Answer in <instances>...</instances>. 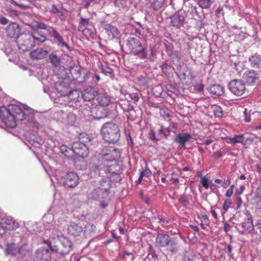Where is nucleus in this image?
Masks as SVG:
<instances>
[{
  "instance_id": "0eeeda50",
  "label": "nucleus",
  "mask_w": 261,
  "mask_h": 261,
  "mask_svg": "<svg viewBox=\"0 0 261 261\" xmlns=\"http://www.w3.org/2000/svg\"><path fill=\"white\" fill-rule=\"evenodd\" d=\"M17 43L19 48L23 51L28 50L35 46L33 38L29 34L20 35L17 39Z\"/></svg>"
},
{
  "instance_id": "6ab92c4d",
  "label": "nucleus",
  "mask_w": 261,
  "mask_h": 261,
  "mask_svg": "<svg viewBox=\"0 0 261 261\" xmlns=\"http://www.w3.org/2000/svg\"><path fill=\"white\" fill-rule=\"evenodd\" d=\"M253 219L250 213L248 214L247 218L245 221L242 223L241 226L243 228L242 234H246L248 233H251L253 227Z\"/></svg>"
},
{
  "instance_id": "49530a36",
  "label": "nucleus",
  "mask_w": 261,
  "mask_h": 261,
  "mask_svg": "<svg viewBox=\"0 0 261 261\" xmlns=\"http://www.w3.org/2000/svg\"><path fill=\"white\" fill-rule=\"evenodd\" d=\"M201 184L202 186L206 189H207L209 187L208 186V180L207 178L204 176H203L201 178Z\"/></svg>"
},
{
  "instance_id": "a19ab883",
  "label": "nucleus",
  "mask_w": 261,
  "mask_h": 261,
  "mask_svg": "<svg viewBox=\"0 0 261 261\" xmlns=\"http://www.w3.org/2000/svg\"><path fill=\"white\" fill-rule=\"evenodd\" d=\"M164 4V0H155L153 3V7L155 10L161 8Z\"/></svg>"
},
{
  "instance_id": "f03ea898",
  "label": "nucleus",
  "mask_w": 261,
  "mask_h": 261,
  "mask_svg": "<svg viewBox=\"0 0 261 261\" xmlns=\"http://www.w3.org/2000/svg\"><path fill=\"white\" fill-rule=\"evenodd\" d=\"M101 134L105 141L111 143L118 142L120 137L118 125L112 122H107L103 124L101 128Z\"/></svg>"
},
{
  "instance_id": "f704fd0d",
  "label": "nucleus",
  "mask_w": 261,
  "mask_h": 261,
  "mask_svg": "<svg viewBox=\"0 0 261 261\" xmlns=\"http://www.w3.org/2000/svg\"><path fill=\"white\" fill-rule=\"evenodd\" d=\"M211 0H198V4L202 9H208L211 6Z\"/></svg>"
},
{
  "instance_id": "0e129e2a",
  "label": "nucleus",
  "mask_w": 261,
  "mask_h": 261,
  "mask_svg": "<svg viewBox=\"0 0 261 261\" xmlns=\"http://www.w3.org/2000/svg\"><path fill=\"white\" fill-rule=\"evenodd\" d=\"M230 184V181L229 179H225L223 180V185L224 188L228 186Z\"/></svg>"
},
{
  "instance_id": "a878e982",
  "label": "nucleus",
  "mask_w": 261,
  "mask_h": 261,
  "mask_svg": "<svg viewBox=\"0 0 261 261\" xmlns=\"http://www.w3.org/2000/svg\"><path fill=\"white\" fill-rule=\"evenodd\" d=\"M251 237L255 240L261 239V223H257L253 226L251 232Z\"/></svg>"
},
{
  "instance_id": "4468645a",
  "label": "nucleus",
  "mask_w": 261,
  "mask_h": 261,
  "mask_svg": "<svg viewBox=\"0 0 261 261\" xmlns=\"http://www.w3.org/2000/svg\"><path fill=\"white\" fill-rule=\"evenodd\" d=\"M21 28L17 23H11L6 28V33L10 38H18L20 36Z\"/></svg>"
},
{
  "instance_id": "4c0bfd02",
  "label": "nucleus",
  "mask_w": 261,
  "mask_h": 261,
  "mask_svg": "<svg viewBox=\"0 0 261 261\" xmlns=\"http://www.w3.org/2000/svg\"><path fill=\"white\" fill-rule=\"evenodd\" d=\"M32 37L33 38V41L36 40L37 41H39L40 42H44L46 38V37L44 35H40L38 34L37 33H33L32 35H31Z\"/></svg>"
},
{
  "instance_id": "052dcab7",
  "label": "nucleus",
  "mask_w": 261,
  "mask_h": 261,
  "mask_svg": "<svg viewBox=\"0 0 261 261\" xmlns=\"http://www.w3.org/2000/svg\"><path fill=\"white\" fill-rule=\"evenodd\" d=\"M222 155H223V154L220 151H216L213 154V156L217 159H219V158H221L222 156Z\"/></svg>"
},
{
  "instance_id": "6e6552de",
  "label": "nucleus",
  "mask_w": 261,
  "mask_h": 261,
  "mask_svg": "<svg viewBox=\"0 0 261 261\" xmlns=\"http://www.w3.org/2000/svg\"><path fill=\"white\" fill-rule=\"evenodd\" d=\"M156 244L159 247L162 248L170 246L171 247L170 251L172 252H175L178 250L175 243L171 241L170 237L167 234H158L156 239Z\"/></svg>"
},
{
  "instance_id": "5701e85b",
  "label": "nucleus",
  "mask_w": 261,
  "mask_h": 261,
  "mask_svg": "<svg viewBox=\"0 0 261 261\" xmlns=\"http://www.w3.org/2000/svg\"><path fill=\"white\" fill-rule=\"evenodd\" d=\"M209 91L214 95L220 96L224 93V88L220 85L215 84L210 87Z\"/></svg>"
},
{
  "instance_id": "cd10ccee",
  "label": "nucleus",
  "mask_w": 261,
  "mask_h": 261,
  "mask_svg": "<svg viewBox=\"0 0 261 261\" xmlns=\"http://www.w3.org/2000/svg\"><path fill=\"white\" fill-rule=\"evenodd\" d=\"M28 25L33 30H45L47 28V26L44 23L36 20H32Z\"/></svg>"
},
{
  "instance_id": "20e7f679",
  "label": "nucleus",
  "mask_w": 261,
  "mask_h": 261,
  "mask_svg": "<svg viewBox=\"0 0 261 261\" xmlns=\"http://www.w3.org/2000/svg\"><path fill=\"white\" fill-rule=\"evenodd\" d=\"M126 46L130 53L140 59L147 58V49L143 46L140 41L137 38L129 37L126 42Z\"/></svg>"
},
{
  "instance_id": "7c9ffc66",
  "label": "nucleus",
  "mask_w": 261,
  "mask_h": 261,
  "mask_svg": "<svg viewBox=\"0 0 261 261\" xmlns=\"http://www.w3.org/2000/svg\"><path fill=\"white\" fill-rule=\"evenodd\" d=\"M91 140L92 139L91 137L88 134H81L79 136V140L77 141L88 145Z\"/></svg>"
},
{
  "instance_id": "1a4fd4ad",
  "label": "nucleus",
  "mask_w": 261,
  "mask_h": 261,
  "mask_svg": "<svg viewBox=\"0 0 261 261\" xmlns=\"http://www.w3.org/2000/svg\"><path fill=\"white\" fill-rule=\"evenodd\" d=\"M0 225L6 230H14L19 227V223L11 216H5L0 221Z\"/></svg>"
},
{
  "instance_id": "680f3d73",
  "label": "nucleus",
  "mask_w": 261,
  "mask_h": 261,
  "mask_svg": "<svg viewBox=\"0 0 261 261\" xmlns=\"http://www.w3.org/2000/svg\"><path fill=\"white\" fill-rule=\"evenodd\" d=\"M50 11L53 13L56 14L59 12V10L55 5H53Z\"/></svg>"
},
{
  "instance_id": "39448f33",
  "label": "nucleus",
  "mask_w": 261,
  "mask_h": 261,
  "mask_svg": "<svg viewBox=\"0 0 261 261\" xmlns=\"http://www.w3.org/2000/svg\"><path fill=\"white\" fill-rule=\"evenodd\" d=\"M97 92L92 86L87 87L83 92L78 90H74L70 92L69 97L72 100L78 101L79 98L81 95L85 101H91L96 96H97Z\"/></svg>"
},
{
  "instance_id": "393cba45",
  "label": "nucleus",
  "mask_w": 261,
  "mask_h": 261,
  "mask_svg": "<svg viewBox=\"0 0 261 261\" xmlns=\"http://www.w3.org/2000/svg\"><path fill=\"white\" fill-rule=\"evenodd\" d=\"M97 100L99 105L105 107L110 103V97L106 93H99L97 95Z\"/></svg>"
},
{
  "instance_id": "7ed1b4c3",
  "label": "nucleus",
  "mask_w": 261,
  "mask_h": 261,
  "mask_svg": "<svg viewBox=\"0 0 261 261\" xmlns=\"http://www.w3.org/2000/svg\"><path fill=\"white\" fill-rule=\"evenodd\" d=\"M58 242L56 245H53L50 242L44 241L53 252L61 254H66L69 253L72 249V243L70 240L64 236H60L58 238Z\"/></svg>"
},
{
  "instance_id": "79ce46f5",
  "label": "nucleus",
  "mask_w": 261,
  "mask_h": 261,
  "mask_svg": "<svg viewBox=\"0 0 261 261\" xmlns=\"http://www.w3.org/2000/svg\"><path fill=\"white\" fill-rule=\"evenodd\" d=\"M149 137L150 140L155 141V142H157L160 140V138L158 136H156L154 129H151L150 130V133H149Z\"/></svg>"
},
{
  "instance_id": "864d4df0",
  "label": "nucleus",
  "mask_w": 261,
  "mask_h": 261,
  "mask_svg": "<svg viewBox=\"0 0 261 261\" xmlns=\"http://www.w3.org/2000/svg\"><path fill=\"white\" fill-rule=\"evenodd\" d=\"M254 141V138L253 137H249L247 138L244 141H243V144L247 145L249 144L252 143Z\"/></svg>"
},
{
  "instance_id": "9b49d317",
  "label": "nucleus",
  "mask_w": 261,
  "mask_h": 261,
  "mask_svg": "<svg viewBox=\"0 0 261 261\" xmlns=\"http://www.w3.org/2000/svg\"><path fill=\"white\" fill-rule=\"evenodd\" d=\"M243 79L248 85H253L259 81L260 75L254 70H249L244 73Z\"/></svg>"
},
{
  "instance_id": "37998d69",
  "label": "nucleus",
  "mask_w": 261,
  "mask_h": 261,
  "mask_svg": "<svg viewBox=\"0 0 261 261\" xmlns=\"http://www.w3.org/2000/svg\"><path fill=\"white\" fill-rule=\"evenodd\" d=\"M151 174H152V172H151V170L147 167L140 173V174L142 176H143V177L145 176L147 177H150L151 175Z\"/></svg>"
},
{
  "instance_id": "412c9836",
  "label": "nucleus",
  "mask_w": 261,
  "mask_h": 261,
  "mask_svg": "<svg viewBox=\"0 0 261 261\" xmlns=\"http://www.w3.org/2000/svg\"><path fill=\"white\" fill-rule=\"evenodd\" d=\"M106 30L110 39L118 38L120 35V31L118 29L110 24L106 26Z\"/></svg>"
},
{
  "instance_id": "de8ad7c7",
  "label": "nucleus",
  "mask_w": 261,
  "mask_h": 261,
  "mask_svg": "<svg viewBox=\"0 0 261 261\" xmlns=\"http://www.w3.org/2000/svg\"><path fill=\"white\" fill-rule=\"evenodd\" d=\"M234 185H232L230 186V188L227 189V190L226 191L225 194V196L227 197H230L233 193V190H234Z\"/></svg>"
},
{
  "instance_id": "72a5a7b5",
  "label": "nucleus",
  "mask_w": 261,
  "mask_h": 261,
  "mask_svg": "<svg viewBox=\"0 0 261 261\" xmlns=\"http://www.w3.org/2000/svg\"><path fill=\"white\" fill-rule=\"evenodd\" d=\"M79 31H81L82 32V34L88 39H93L95 36L94 33L93 32V31L90 29L89 28H85L83 30H79Z\"/></svg>"
},
{
  "instance_id": "b1692460",
  "label": "nucleus",
  "mask_w": 261,
  "mask_h": 261,
  "mask_svg": "<svg viewBox=\"0 0 261 261\" xmlns=\"http://www.w3.org/2000/svg\"><path fill=\"white\" fill-rule=\"evenodd\" d=\"M49 34L54 38V39L57 40L62 46L68 47V45L64 41L63 37L60 35V34L56 31L54 28H50L48 30Z\"/></svg>"
},
{
  "instance_id": "4d7b16f0",
  "label": "nucleus",
  "mask_w": 261,
  "mask_h": 261,
  "mask_svg": "<svg viewBox=\"0 0 261 261\" xmlns=\"http://www.w3.org/2000/svg\"><path fill=\"white\" fill-rule=\"evenodd\" d=\"M221 14H223V9L221 7H219L216 10V15L217 17H220Z\"/></svg>"
},
{
  "instance_id": "bf43d9fd",
  "label": "nucleus",
  "mask_w": 261,
  "mask_h": 261,
  "mask_svg": "<svg viewBox=\"0 0 261 261\" xmlns=\"http://www.w3.org/2000/svg\"><path fill=\"white\" fill-rule=\"evenodd\" d=\"M245 190V187L244 186H241L239 188V189H238L237 191H236V193L238 195H241L243 193V192H244Z\"/></svg>"
},
{
  "instance_id": "f8f14e48",
  "label": "nucleus",
  "mask_w": 261,
  "mask_h": 261,
  "mask_svg": "<svg viewBox=\"0 0 261 261\" xmlns=\"http://www.w3.org/2000/svg\"><path fill=\"white\" fill-rule=\"evenodd\" d=\"M117 149L112 146H106L103 149L102 160L104 162H109V161L116 160V155Z\"/></svg>"
},
{
  "instance_id": "bb28decb",
  "label": "nucleus",
  "mask_w": 261,
  "mask_h": 261,
  "mask_svg": "<svg viewBox=\"0 0 261 261\" xmlns=\"http://www.w3.org/2000/svg\"><path fill=\"white\" fill-rule=\"evenodd\" d=\"M249 61L253 67L261 68V55L256 54L251 56Z\"/></svg>"
},
{
  "instance_id": "774afa93",
  "label": "nucleus",
  "mask_w": 261,
  "mask_h": 261,
  "mask_svg": "<svg viewBox=\"0 0 261 261\" xmlns=\"http://www.w3.org/2000/svg\"><path fill=\"white\" fill-rule=\"evenodd\" d=\"M195 88L199 92H201L203 90V86L202 84L196 86Z\"/></svg>"
},
{
  "instance_id": "a18cd8bd",
  "label": "nucleus",
  "mask_w": 261,
  "mask_h": 261,
  "mask_svg": "<svg viewBox=\"0 0 261 261\" xmlns=\"http://www.w3.org/2000/svg\"><path fill=\"white\" fill-rule=\"evenodd\" d=\"M129 96L134 102H137L139 99L138 92L129 93Z\"/></svg>"
},
{
  "instance_id": "aec40b11",
  "label": "nucleus",
  "mask_w": 261,
  "mask_h": 261,
  "mask_svg": "<svg viewBox=\"0 0 261 261\" xmlns=\"http://www.w3.org/2000/svg\"><path fill=\"white\" fill-rule=\"evenodd\" d=\"M48 51L41 48H38L30 52L31 57L33 59L41 60L46 57Z\"/></svg>"
},
{
  "instance_id": "c03bdc74",
  "label": "nucleus",
  "mask_w": 261,
  "mask_h": 261,
  "mask_svg": "<svg viewBox=\"0 0 261 261\" xmlns=\"http://www.w3.org/2000/svg\"><path fill=\"white\" fill-rule=\"evenodd\" d=\"M231 204L232 202L230 199H229L225 200L223 205V210L225 212H227L229 208L230 207Z\"/></svg>"
},
{
  "instance_id": "58836bf2",
  "label": "nucleus",
  "mask_w": 261,
  "mask_h": 261,
  "mask_svg": "<svg viewBox=\"0 0 261 261\" xmlns=\"http://www.w3.org/2000/svg\"><path fill=\"white\" fill-rule=\"evenodd\" d=\"M51 63L55 66H58L60 64V59L56 55L51 54L49 56Z\"/></svg>"
},
{
  "instance_id": "e433bc0d",
  "label": "nucleus",
  "mask_w": 261,
  "mask_h": 261,
  "mask_svg": "<svg viewBox=\"0 0 261 261\" xmlns=\"http://www.w3.org/2000/svg\"><path fill=\"white\" fill-rule=\"evenodd\" d=\"M214 113L216 117H222L224 115V112L222 108L218 106H214Z\"/></svg>"
},
{
  "instance_id": "ddd939ff",
  "label": "nucleus",
  "mask_w": 261,
  "mask_h": 261,
  "mask_svg": "<svg viewBox=\"0 0 261 261\" xmlns=\"http://www.w3.org/2000/svg\"><path fill=\"white\" fill-rule=\"evenodd\" d=\"M51 249L44 247L38 249L36 252V257L39 261H50L51 259Z\"/></svg>"
},
{
  "instance_id": "69168bd1",
  "label": "nucleus",
  "mask_w": 261,
  "mask_h": 261,
  "mask_svg": "<svg viewBox=\"0 0 261 261\" xmlns=\"http://www.w3.org/2000/svg\"><path fill=\"white\" fill-rule=\"evenodd\" d=\"M190 227L193 229L195 231L199 232V228L197 226L194 225H190Z\"/></svg>"
},
{
  "instance_id": "338daca9",
  "label": "nucleus",
  "mask_w": 261,
  "mask_h": 261,
  "mask_svg": "<svg viewBox=\"0 0 261 261\" xmlns=\"http://www.w3.org/2000/svg\"><path fill=\"white\" fill-rule=\"evenodd\" d=\"M8 20L6 18L3 17L0 18V23L2 24H6L8 23Z\"/></svg>"
},
{
  "instance_id": "c85d7f7f",
  "label": "nucleus",
  "mask_w": 261,
  "mask_h": 261,
  "mask_svg": "<svg viewBox=\"0 0 261 261\" xmlns=\"http://www.w3.org/2000/svg\"><path fill=\"white\" fill-rule=\"evenodd\" d=\"M105 165L106 166L107 170L109 172L116 173L117 171V168L118 167V163L117 160L109 161V162H107V164H105Z\"/></svg>"
},
{
  "instance_id": "a211bd4d",
  "label": "nucleus",
  "mask_w": 261,
  "mask_h": 261,
  "mask_svg": "<svg viewBox=\"0 0 261 261\" xmlns=\"http://www.w3.org/2000/svg\"><path fill=\"white\" fill-rule=\"evenodd\" d=\"M170 18L171 25L176 28H180L183 26L185 19L184 16L179 13H175Z\"/></svg>"
},
{
  "instance_id": "c9c22d12",
  "label": "nucleus",
  "mask_w": 261,
  "mask_h": 261,
  "mask_svg": "<svg viewBox=\"0 0 261 261\" xmlns=\"http://www.w3.org/2000/svg\"><path fill=\"white\" fill-rule=\"evenodd\" d=\"M139 84L141 86L146 87L148 83L149 79L146 76H140L137 78Z\"/></svg>"
},
{
  "instance_id": "8fccbe9b",
  "label": "nucleus",
  "mask_w": 261,
  "mask_h": 261,
  "mask_svg": "<svg viewBox=\"0 0 261 261\" xmlns=\"http://www.w3.org/2000/svg\"><path fill=\"white\" fill-rule=\"evenodd\" d=\"M179 203L182 204L183 205H186L189 203V201L184 196H182L179 198Z\"/></svg>"
},
{
  "instance_id": "4be33fe9",
  "label": "nucleus",
  "mask_w": 261,
  "mask_h": 261,
  "mask_svg": "<svg viewBox=\"0 0 261 261\" xmlns=\"http://www.w3.org/2000/svg\"><path fill=\"white\" fill-rule=\"evenodd\" d=\"M191 138V135L189 133H180L176 136L175 141L179 143L181 147H184L186 142Z\"/></svg>"
},
{
  "instance_id": "ea45409f",
  "label": "nucleus",
  "mask_w": 261,
  "mask_h": 261,
  "mask_svg": "<svg viewBox=\"0 0 261 261\" xmlns=\"http://www.w3.org/2000/svg\"><path fill=\"white\" fill-rule=\"evenodd\" d=\"M122 258L127 261H133L134 258V255L130 252H127L126 251L124 252V254L122 255Z\"/></svg>"
},
{
  "instance_id": "2f4dec72",
  "label": "nucleus",
  "mask_w": 261,
  "mask_h": 261,
  "mask_svg": "<svg viewBox=\"0 0 261 261\" xmlns=\"http://www.w3.org/2000/svg\"><path fill=\"white\" fill-rule=\"evenodd\" d=\"M160 114L164 119H168L171 117V112L166 107H163L160 109Z\"/></svg>"
},
{
  "instance_id": "f3484780",
  "label": "nucleus",
  "mask_w": 261,
  "mask_h": 261,
  "mask_svg": "<svg viewBox=\"0 0 261 261\" xmlns=\"http://www.w3.org/2000/svg\"><path fill=\"white\" fill-rule=\"evenodd\" d=\"M79 177L75 172H70L67 173L65 182L68 187H75L79 183Z\"/></svg>"
},
{
  "instance_id": "9d476101",
  "label": "nucleus",
  "mask_w": 261,
  "mask_h": 261,
  "mask_svg": "<svg viewBox=\"0 0 261 261\" xmlns=\"http://www.w3.org/2000/svg\"><path fill=\"white\" fill-rule=\"evenodd\" d=\"M72 148L75 154L82 158L87 156L89 152L88 145L78 141L73 143Z\"/></svg>"
},
{
  "instance_id": "3c124183",
  "label": "nucleus",
  "mask_w": 261,
  "mask_h": 261,
  "mask_svg": "<svg viewBox=\"0 0 261 261\" xmlns=\"http://www.w3.org/2000/svg\"><path fill=\"white\" fill-rule=\"evenodd\" d=\"M166 89L167 91L171 93H174L176 90L175 87L171 84H167L166 85Z\"/></svg>"
},
{
  "instance_id": "e2e57ef3",
  "label": "nucleus",
  "mask_w": 261,
  "mask_h": 261,
  "mask_svg": "<svg viewBox=\"0 0 261 261\" xmlns=\"http://www.w3.org/2000/svg\"><path fill=\"white\" fill-rule=\"evenodd\" d=\"M230 227H231V226H230L229 224H228L227 223H224L223 229H224V230L226 232H227L228 231H229V230L230 229Z\"/></svg>"
},
{
  "instance_id": "09e8293b",
  "label": "nucleus",
  "mask_w": 261,
  "mask_h": 261,
  "mask_svg": "<svg viewBox=\"0 0 261 261\" xmlns=\"http://www.w3.org/2000/svg\"><path fill=\"white\" fill-rule=\"evenodd\" d=\"M171 180L172 181V183L175 185L179 182V179L177 175L175 173L173 172L172 174V177L171 178Z\"/></svg>"
},
{
  "instance_id": "5fc2aeb1",
  "label": "nucleus",
  "mask_w": 261,
  "mask_h": 261,
  "mask_svg": "<svg viewBox=\"0 0 261 261\" xmlns=\"http://www.w3.org/2000/svg\"><path fill=\"white\" fill-rule=\"evenodd\" d=\"M195 258L196 255L193 252H190L187 256V259L188 261H193Z\"/></svg>"
},
{
  "instance_id": "13d9d810",
  "label": "nucleus",
  "mask_w": 261,
  "mask_h": 261,
  "mask_svg": "<svg viewBox=\"0 0 261 261\" xmlns=\"http://www.w3.org/2000/svg\"><path fill=\"white\" fill-rule=\"evenodd\" d=\"M237 208L239 209L241 207L242 204L243 203V200L241 197L239 196L237 197Z\"/></svg>"
},
{
  "instance_id": "603ef678",
  "label": "nucleus",
  "mask_w": 261,
  "mask_h": 261,
  "mask_svg": "<svg viewBox=\"0 0 261 261\" xmlns=\"http://www.w3.org/2000/svg\"><path fill=\"white\" fill-rule=\"evenodd\" d=\"M163 126H161L160 128L158 129V137L160 139L161 137L163 136H166L165 134L163 132Z\"/></svg>"
},
{
  "instance_id": "c756f323",
  "label": "nucleus",
  "mask_w": 261,
  "mask_h": 261,
  "mask_svg": "<svg viewBox=\"0 0 261 261\" xmlns=\"http://www.w3.org/2000/svg\"><path fill=\"white\" fill-rule=\"evenodd\" d=\"M226 142L228 143H231L233 144L238 143H241L243 144V135H235L232 138H228L226 139Z\"/></svg>"
},
{
  "instance_id": "423d86ee",
  "label": "nucleus",
  "mask_w": 261,
  "mask_h": 261,
  "mask_svg": "<svg viewBox=\"0 0 261 261\" xmlns=\"http://www.w3.org/2000/svg\"><path fill=\"white\" fill-rule=\"evenodd\" d=\"M230 91L237 96L243 95L246 90L245 84L240 80H233L228 83Z\"/></svg>"
},
{
  "instance_id": "6e6d98bb",
  "label": "nucleus",
  "mask_w": 261,
  "mask_h": 261,
  "mask_svg": "<svg viewBox=\"0 0 261 261\" xmlns=\"http://www.w3.org/2000/svg\"><path fill=\"white\" fill-rule=\"evenodd\" d=\"M127 113H128V114H126V116H127L128 119H129L131 120H134L135 119V118L133 116V113H135L134 110L133 109L131 110L130 111H129Z\"/></svg>"
},
{
  "instance_id": "473e14b6",
  "label": "nucleus",
  "mask_w": 261,
  "mask_h": 261,
  "mask_svg": "<svg viewBox=\"0 0 261 261\" xmlns=\"http://www.w3.org/2000/svg\"><path fill=\"white\" fill-rule=\"evenodd\" d=\"M90 25L89 19L81 18L79 22L78 30H83L84 29L87 28Z\"/></svg>"
},
{
  "instance_id": "dca6fc26",
  "label": "nucleus",
  "mask_w": 261,
  "mask_h": 261,
  "mask_svg": "<svg viewBox=\"0 0 261 261\" xmlns=\"http://www.w3.org/2000/svg\"><path fill=\"white\" fill-rule=\"evenodd\" d=\"M5 253L7 256L11 257L15 256L18 253L22 254L21 248L18 247L14 243H8L6 245Z\"/></svg>"
},
{
  "instance_id": "2eb2a0df",
  "label": "nucleus",
  "mask_w": 261,
  "mask_h": 261,
  "mask_svg": "<svg viewBox=\"0 0 261 261\" xmlns=\"http://www.w3.org/2000/svg\"><path fill=\"white\" fill-rule=\"evenodd\" d=\"M84 231L83 227L80 223L71 222L68 226L67 232L73 237L79 236Z\"/></svg>"
},
{
  "instance_id": "f257e3e1",
  "label": "nucleus",
  "mask_w": 261,
  "mask_h": 261,
  "mask_svg": "<svg viewBox=\"0 0 261 261\" xmlns=\"http://www.w3.org/2000/svg\"><path fill=\"white\" fill-rule=\"evenodd\" d=\"M0 118L7 126L14 128L16 121L24 119L25 114L19 106L11 105L8 108L0 107Z\"/></svg>"
}]
</instances>
